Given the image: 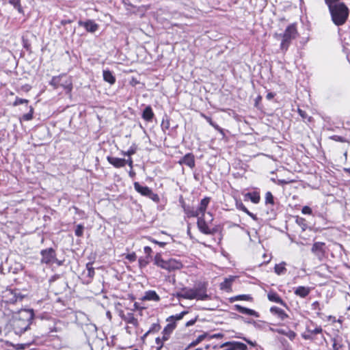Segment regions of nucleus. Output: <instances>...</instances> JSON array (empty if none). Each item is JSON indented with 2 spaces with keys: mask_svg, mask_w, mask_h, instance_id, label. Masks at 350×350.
<instances>
[{
  "mask_svg": "<svg viewBox=\"0 0 350 350\" xmlns=\"http://www.w3.org/2000/svg\"><path fill=\"white\" fill-rule=\"evenodd\" d=\"M34 318L33 309H21L14 312L10 320V325L17 335H21L29 329Z\"/></svg>",
  "mask_w": 350,
  "mask_h": 350,
  "instance_id": "obj_1",
  "label": "nucleus"
},
{
  "mask_svg": "<svg viewBox=\"0 0 350 350\" xmlns=\"http://www.w3.org/2000/svg\"><path fill=\"white\" fill-rule=\"evenodd\" d=\"M327 5L332 22L336 26L344 25L347 21L349 10L340 0H324Z\"/></svg>",
  "mask_w": 350,
  "mask_h": 350,
  "instance_id": "obj_2",
  "label": "nucleus"
},
{
  "mask_svg": "<svg viewBox=\"0 0 350 350\" xmlns=\"http://www.w3.org/2000/svg\"><path fill=\"white\" fill-rule=\"evenodd\" d=\"M207 286L205 283L199 284L194 288H187L184 287L178 292H176L174 295L178 299H197V300H207L209 296L207 293Z\"/></svg>",
  "mask_w": 350,
  "mask_h": 350,
  "instance_id": "obj_3",
  "label": "nucleus"
},
{
  "mask_svg": "<svg viewBox=\"0 0 350 350\" xmlns=\"http://www.w3.org/2000/svg\"><path fill=\"white\" fill-rule=\"evenodd\" d=\"M297 36L296 25L295 23L289 25L283 33L278 35L282 38L280 49L286 51L292 42Z\"/></svg>",
  "mask_w": 350,
  "mask_h": 350,
  "instance_id": "obj_4",
  "label": "nucleus"
},
{
  "mask_svg": "<svg viewBox=\"0 0 350 350\" xmlns=\"http://www.w3.org/2000/svg\"><path fill=\"white\" fill-rule=\"evenodd\" d=\"M40 263L46 265L56 264L57 266L63 265L64 261L57 258V253L52 247L46 248L40 251Z\"/></svg>",
  "mask_w": 350,
  "mask_h": 350,
  "instance_id": "obj_5",
  "label": "nucleus"
},
{
  "mask_svg": "<svg viewBox=\"0 0 350 350\" xmlns=\"http://www.w3.org/2000/svg\"><path fill=\"white\" fill-rule=\"evenodd\" d=\"M3 301L9 304H15L18 302H21L25 297L18 289L7 288L3 293Z\"/></svg>",
  "mask_w": 350,
  "mask_h": 350,
  "instance_id": "obj_6",
  "label": "nucleus"
},
{
  "mask_svg": "<svg viewBox=\"0 0 350 350\" xmlns=\"http://www.w3.org/2000/svg\"><path fill=\"white\" fill-rule=\"evenodd\" d=\"M306 332L302 334L306 340H313L314 336L323 332L321 325L315 324L312 321L308 320L306 323Z\"/></svg>",
  "mask_w": 350,
  "mask_h": 350,
  "instance_id": "obj_7",
  "label": "nucleus"
},
{
  "mask_svg": "<svg viewBox=\"0 0 350 350\" xmlns=\"http://www.w3.org/2000/svg\"><path fill=\"white\" fill-rule=\"evenodd\" d=\"M327 250V247L325 243L320 241L314 243L311 248L312 253L320 261H322L325 258Z\"/></svg>",
  "mask_w": 350,
  "mask_h": 350,
  "instance_id": "obj_8",
  "label": "nucleus"
},
{
  "mask_svg": "<svg viewBox=\"0 0 350 350\" xmlns=\"http://www.w3.org/2000/svg\"><path fill=\"white\" fill-rule=\"evenodd\" d=\"M78 25L80 27H83L88 32L95 33L98 29V25L94 21L88 19L85 21L79 20Z\"/></svg>",
  "mask_w": 350,
  "mask_h": 350,
  "instance_id": "obj_9",
  "label": "nucleus"
},
{
  "mask_svg": "<svg viewBox=\"0 0 350 350\" xmlns=\"http://www.w3.org/2000/svg\"><path fill=\"white\" fill-rule=\"evenodd\" d=\"M178 163L181 165H185L188 166L189 168L193 169L196 165L195 156L191 152L187 153L178 161Z\"/></svg>",
  "mask_w": 350,
  "mask_h": 350,
  "instance_id": "obj_10",
  "label": "nucleus"
},
{
  "mask_svg": "<svg viewBox=\"0 0 350 350\" xmlns=\"http://www.w3.org/2000/svg\"><path fill=\"white\" fill-rule=\"evenodd\" d=\"M120 317L121 319L124 321L126 323L133 325L135 327H138L139 322L137 318L135 317L133 313L129 312L126 314H124L122 311L120 313Z\"/></svg>",
  "mask_w": 350,
  "mask_h": 350,
  "instance_id": "obj_11",
  "label": "nucleus"
},
{
  "mask_svg": "<svg viewBox=\"0 0 350 350\" xmlns=\"http://www.w3.org/2000/svg\"><path fill=\"white\" fill-rule=\"evenodd\" d=\"M224 346H231L232 350H247L245 344L238 341H229L221 344L219 347L224 348Z\"/></svg>",
  "mask_w": 350,
  "mask_h": 350,
  "instance_id": "obj_12",
  "label": "nucleus"
},
{
  "mask_svg": "<svg viewBox=\"0 0 350 350\" xmlns=\"http://www.w3.org/2000/svg\"><path fill=\"white\" fill-rule=\"evenodd\" d=\"M233 308H234V310H235L238 311L239 312L243 314H246V315H249V316H254L255 317H259V314L256 311L250 309V308H245V307H243L239 304H235L233 306Z\"/></svg>",
  "mask_w": 350,
  "mask_h": 350,
  "instance_id": "obj_13",
  "label": "nucleus"
},
{
  "mask_svg": "<svg viewBox=\"0 0 350 350\" xmlns=\"http://www.w3.org/2000/svg\"><path fill=\"white\" fill-rule=\"evenodd\" d=\"M92 265V262H88L86 264V269L83 273L87 283H90L92 281L95 274L94 268Z\"/></svg>",
  "mask_w": 350,
  "mask_h": 350,
  "instance_id": "obj_14",
  "label": "nucleus"
},
{
  "mask_svg": "<svg viewBox=\"0 0 350 350\" xmlns=\"http://www.w3.org/2000/svg\"><path fill=\"white\" fill-rule=\"evenodd\" d=\"M59 87H62L66 94H70L72 90V81L70 77L66 76L60 81Z\"/></svg>",
  "mask_w": 350,
  "mask_h": 350,
  "instance_id": "obj_15",
  "label": "nucleus"
},
{
  "mask_svg": "<svg viewBox=\"0 0 350 350\" xmlns=\"http://www.w3.org/2000/svg\"><path fill=\"white\" fill-rule=\"evenodd\" d=\"M142 118L148 122H152L154 118V113L150 105L145 107L142 113Z\"/></svg>",
  "mask_w": 350,
  "mask_h": 350,
  "instance_id": "obj_16",
  "label": "nucleus"
},
{
  "mask_svg": "<svg viewBox=\"0 0 350 350\" xmlns=\"http://www.w3.org/2000/svg\"><path fill=\"white\" fill-rule=\"evenodd\" d=\"M135 190L140 193L142 196L147 197L148 196L150 191L152 190L148 186L142 185L138 182H135L133 183Z\"/></svg>",
  "mask_w": 350,
  "mask_h": 350,
  "instance_id": "obj_17",
  "label": "nucleus"
},
{
  "mask_svg": "<svg viewBox=\"0 0 350 350\" xmlns=\"http://www.w3.org/2000/svg\"><path fill=\"white\" fill-rule=\"evenodd\" d=\"M182 207L185 213L188 217H197L199 216V215H200L197 208H195L194 207L190 206L189 205H186L183 202Z\"/></svg>",
  "mask_w": 350,
  "mask_h": 350,
  "instance_id": "obj_18",
  "label": "nucleus"
},
{
  "mask_svg": "<svg viewBox=\"0 0 350 350\" xmlns=\"http://www.w3.org/2000/svg\"><path fill=\"white\" fill-rule=\"evenodd\" d=\"M244 200H250L254 204H258L260 200V196L258 191H254L244 194Z\"/></svg>",
  "mask_w": 350,
  "mask_h": 350,
  "instance_id": "obj_19",
  "label": "nucleus"
},
{
  "mask_svg": "<svg viewBox=\"0 0 350 350\" xmlns=\"http://www.w3.org/2000/svg\"><path fill=\"white\" fill-rule=\"evenodd\" d=\"M268 299L272 302L279 304L284 307H287L286 303L284 301L280 295L275 291H271L267 295Z\"/></svg>",
  "mask_w": 350,
  "mask_h": 350,
  "instance_id": "obj_20",
  "label": "nucleus"
},
{
  "mask_svg": "<svg viewBox=\"0 0 350 350\" xmlns=\"http://www.w3.org/2000/svg\"><path fill=\"white\" fill-rule=\"evenodd\" d=\"M107 161L116 168L124 167V159L114 157L112 156L107 157Z\"/></svg>",
  "mask_w": 350,
  "mask_h": 350,
  "instance_id": "obj_21",
  "label": "nucleus"
},
{
  "mask_svg": "<svg viewBox=\"0 0 350 350\" xmlns=\"http://www.w3.org/2000/svg\"><path fill=\"white\" fill-rule=\"evenodd\" d=\"M183 267V263L174 258L167 260V270L169 271L180 269Z\"/></svg>",
  "mask_w": 350,
  "mask_h": 350,
  "instance_id": "obj_22",
  "label": "nucleus"
},
{
  "mask_svg": "<svg viewBox=\"0 0 350 350\" xmlns=\"http://www.w3.org/2000/svg\"><path fill=\"white\" fill-rule=\"evenodd\" d=\"M203 217L204 216H202V217H200L198 218L197 226H198L199 230L202 233H203L204 234H207V233H210V232H209L210 228L208 226V225Z\"/></svg>",
  "mask_w": 350,
  "mask_h": 350,
  "instance_id": "obj_23",
  "label": "nucleus"
},
{
  "mask_svg": "<svg viewBox=\"0 0 350 350\" xmlns=\"http://www.w3.org/2000/svg\"><path fill=\"white\" fill-rule=\"evenodd\" d=\"M310 293V288L308 286H299L295 288L294 293L301 298L306 297Z\"/></svg>",
  "mask_w": 350,
  "mask_h": 350,
  "instance_id": "obj_24",
  "label": "nucleus"
},
{
  "mask_svg": "<svg viewBox=\"0 0 350 350\" xmlns=\"http://www.w3.org/2000/svg\"><path fill=\"white\" fill-rule=\"evenodd\" d=\"M270 312L273 315L277 316L280 320H284L288 317L285 311L277 306H272L270 308Z\"/></svg>",
  "mask_w": 350,
  "mask_h": 350,
  "instance_id": "obj_25",
  "label": "nucleus"
},
{
  "mask_svg": "<svg viewBox=\"0 0 350 350\" xmlns=\"http://www.w3.org/2000/svg\"><path fill=\"white\" fill-rule=\"evenodd\" d=\"M154 264L157 267L167 270V260H165L161 253H157L154 258Z\"/></svg>",
  "mask_w": 350,
  "mask_h": 350,
  "instance_id": "obj_26",
  "label": "nucleus"
},
{
  "mask_svg": "<svg viewBox=\"0 0 350 350\" xmlns=\"http://www.w3.org/2000/svg\"><path fill=\"white\" fill-rule=\"evenodd\" d=\"M210 201L211 198L209 197H205L201 200L200 203L197 209L199 211L200 214L202 215V216H204Z\"/></svg>",
  "mask_w": 350,
  "mask_h": 350,
  "instance_id": "obj_27",
  "label": "nucleus"
},
{
  "mask_svg": "<svg viewBox=\"0 0 350 350\" xmlns=\"http://www.w3.org/2000/svg\"><path fill=\"white\" fill-rule=\"evenodd\" d=\"M142 300L155 301H159L160 297L154 291H148L142 297Z\"/></svg>",
  "mask_w": 350,
  "mask_h": 350,
  "instance_id": "obj_28",
  "label": "nucleus"
},
{
  "mask_svg": "<svg viewBox=\"0 0 350 350\" xmlns=\"http://www.w3.org/2000/svg\"><path fill=\"white\" fill-rule=\"evenodd\" d=\"M103 77L104 81L108 82L111 85H113L116 83V77L113 75L112 72L109 70H103Z\"/></svg>",
  "mask_w": 350,
  "mask_h": 350,
  "instance_id": "obj_29",
  "label": "nucleus"
},
{
  "mask_svg": "<svg viewBox=\"0 0 350 350\" xmlns=\"http://www.w3.org/2000/svg\"><path fill=\"white\" fill-rule=\"evenodd\" d=\"M265 204L271 210L272 207L275 205V198L271 191L266 192L265 198Z\"/></svg>",
  "mask_w": 350,
  "mask_h": 350,
  "instance_id": "obj_30",
  "label": "nucleus"
},
{
  "mask_svg": "<svg viewBox=\"0 0 350 350\" xmlns=\"http://www.w3.org/2000/svg\"><path fill=\"white\" fill-rule=\"evenodd\" d=\"M65 77V74H61L58 76H54L52 77L49 82V84L53 87L54 89H57L59 87L60 81Z\"/></svg>",
  "mask_w": 350,
  "mask_h": 350,
  "instance_id": "obj_31",
  "label": "nucleus"
},
{
  "mask_svg": "<svg viewBox=\"0 0 350 350\" xmlns=\"http://www.w3.org/2000/svg\"><path fill=\"white\" fill-rule=\"evenodd\" d=\"M234 280V277H230L229 278H225L224 281L220 284V288L221 290H226L229 291L231 290V285Z\"/></svg>",
  "mask_w": 350,
  "mask_h": 350,
  "instance_id": "obj_32",
  "label": "nucleus"
},
{
  "mask_svg": "<svg viewBox=\"0 0 350 350\" xmlns=\"http://www.w3.org/2000/svg\"><path fill=\"white\" fill-rule=\"evenodd\" d=\"M285 266V262H282L281 263L276 264L274 267L275 273L279 275L284 274L286 272V269Z\"/></svg>",
  "mask_w": 350,
  "mask_h": 350,
  "instance_id": "obj_33",
  "label": "nucleus"
},
{
  "mask_svg": "<svg viewBox=\"0 0 350 350\" xmlns=\"http://www.w3.org/2000/svg\"><path fill=\"white\" fill-rule=\"evenodd\" d=\"M176 322H172V323H168L164 327L163 330L162 331V334L170 335L172 333V332L174 331V329L176 328Z\"/></svg>",
  "mask_w": 350,
  "mask_h": 350,
  "instance_id": "obj_34",
  "label": "nucleus"
},
{
  "mask_svg": "<svg viewBox=\"0 0 350 350\" xmlns=\"http://www.w3.org/2000/svg\"><path fill=\"white\" fill-rule=\"evenodd\" d=\"M333 342L332 348L334 350H339L342 347V338L341 337L337 336L333 338H332Z\"/></svg>",
  "mask_w": 350,
  "mask_h": 350,
  "instance_id": "obj_35",
  "label": "nucleus"
},
{
  "mask_svg": "<svg viewBox=\"0 0 350 350\" xmlns=\"http://www.w3.org/2000/svg\"><path fill=\"white\" fill-rule=\"evenodd\" d=\"M188 313L187 311H183L179 314H176V315L170 316L166 321L168 322H175V321L181 320L183 317Z\"/></svg>",
  "mask_w": 350,
  "mask_h": 350,
  "instance_id": "obj_36",
  "label": "nucleus"
},
{
  "mask_svg": "<svg viewBox=\"0 0 350 350\" xmlns=\"http://www.w3.org/2000/svg\"><path fill=\"white\" fill-rule=\"evenodd\" d=\"M161 126L163 131L169 129V128L170 126V117L167 114L164 115V116L162 119Z\"/></svg>",
  "mask_w": 350,
  "mask_h": 350,
  "instance_id": "obj_37",
  "label": "nucleus"
},
{
  "mask_svg": "<svg viewBox=\"0 0 350 350\" xmlns=\"http://www.w3.org/2000/svg\"><path fill=\"white\" fill-rule=\"evenodd\" d=\"M208 334L207 333H204L203 334H201L198 336V338L192 341L188 346V348L195 347L198 345L200 342H201L203 340H204Z\"/></svg>",
  "mask_w": 350,
  "mask_h": 350,
  "instance_id": "obj_38",
  "label": "nucleus"
},
{
  "mask_svg": "<svg viewBox=\"0 0 350 350\" xmlns=\"http://www.w3.org/2000/svg\"><path fill=\"white\" fill-rule=\"evenodd\" d=\"M251 299H252V297H250V295H237V296L230 297L229 299V301L230 303H233L235 301H238V300L249 301Z\"/></svg>",
  "mask_w": 350,
  "mask_h": 350,
  "instance_id": "obj_39",
  "label": "nucleus"
},
{
  "mask_svg": "<svg viewBox=\"0 0 350 350\" xmlns=\"http://www.w3.org/2000/svg\"><path fill=\"white\" fill-rule=\"evenodd\" d=\"M297 112L304 122H311L312 121V120H313L312 117L308 116V113L305 111L299 108L297 110Z\"/></svg>",
  "mask_w": 350,
  "mask_h": 350,
  "instance_id": "obj_40",
  "label": "nucleus"
},
{
  "mask_svg": "<svg viewBox=\"0 0 350 350\" xmlns=\"http://www.w3.org/2000/svg\"><path fill=\"white\" fill-rule=\"evenodd\" d=\"M137 151V146L135 144H133L127 151H121V154L127 157H131L135 154Z\"/></svg>",
  "mask_w": 350,
  "mask_h": 350,
  "instance_id": "obj_41",
  "label": "nucleus"
},
{
  "mask_svg": "<svg viewBox=\"0 0 350 350\" xmlns=\"http://www.w3.org/2000/svg\"><path fill=\"white\" fill-rule=\"evenodd\" d=\"M295 221L303 230H305L308 228L306 220L304 218L297 216Z\"/></svg>",
  "mask_w": 350,
  "mask_h": 350,
  "instance_id": "obj_42",
  "label": "nucleus"
},
{
  "mask_svg": "<svg viewBox=\"0 0 350 350\" xmlns=\"http://www.w3.org/2000/svg\"><path fill=\"white\" fill-rule=\"evenodd\" d=\"M22 44H23V48L25 49L26 51H31V43H30L29 39L25 36H23L22 37Z\"/></svg>",
  "mask_w": 350,
  "mask_h": 350,
  "instance_id": "obj_43",
  "label": "nucleus"
},
{
  "mask_svg": "<svg viewBox=\"0 0 350 350\" xmlns=\"http://www.w3.org/2000/svg\"><path fill=\"white\" fill-rule=\"evenodd\" d=\"M23 269V266L21 263H15L14 267H11L9 269V272H12L14 274L18 273L19 271H22Z\"/></svg>",
  "mask_w": 350,
  "mask_h": 350,
  "instance_id": "obj_44",
  "label": "nucleus"
},
{
  "mask_svg": "<svg viewBox=\"0 0 350 350\" xmlns=\"http://www.w3.org/2000/svg\"><path fill=\"white\" fill-rule=\"evenodd\" d=\"M29 111L23 116V120L25 121H29L33 118V108L31 106L28 107Z\"/></svg>",
  "mask_w": 350,
  "mask_h": 350,
  "instance_id": "obj_45",
  "label": "nucleus"
},
{
  "mask_svg": "<svg viewBox=\"0 0 350 350\" xmlns=\"http://www.w3.org/2000/svg\"><path fill=\"white\" fill-rule=\"evenodd\" d=\"M84 226L82 224H78L75 230V234L78 237H81L83 235Z\"/></svg>",
  "mask_w": 350,
  "mask_h": 350,
  "instance_id": "obj_46",
  "label": "nucleus"
},
{
  "mask_svg": "<svg viewBox=\"0 0 350 350\" xmlns=\"http://www.w3.org/2000/svg\"><path fill=\"white\" fill-rule=\"evenodd\" d=\"M161 329V325L157 323L152 324L150 329L148 330V334L157 333Z\"/></svg>",
  "mask_w": 350,
  "mask_h": 350,
  "instance_id": "obj_47",
  "label": "nucleus"
},
{
  "mask_svg": "<svg viewBox=\"0 0 350 350\" xmlns=\"http://www.w3.org/2000/svg\"><path fill=\"white\" fill-rule=\"evenodd\" d=\"M28 103H29V100H28L16 97L15 98V100H14V103H13V105L14 106H17V105H22V104H26L27 107H29L27 105Z\"/></svg>",
  "mask_w": 350,
  "mask_h": 350,
  "instance_id": "obj_48",
  "label": "nucleus"
},
{
  "mask_svg": "<svg viewBox=\"0 0 350 350\" xmlns=\"http://www.w3.org/2000/svg\"><path fill=\"white\" fill-rule=\"evenodd\" d=\"M235 205L238 210L242 211L244 213H245L247 210L241 200H236Z\"/></svg>",
  "mask_w": 350,
  "mask_h": 350,
  "instance_id": "obj_49",
  "label": "nucleus"
},
{
  "mask_svg": "<svg viewBox=\"0 0 350 350\" xmlns=\"http://www.w3.org/2000/svg\"><path fill=\"white\" fill-rule=\"evenodd\" d=\"M147 198L151 199L153 202L158 203L160 201V198L158 194L154 193L152 190L150 191L148 196Z\"/></svg>",
  "mask_w": 350,
  "mask_h": 350,
  "instance_id": "obj_50",
  "label": "nucleus"
},
{
  "mask_svg": "<svg viewBox=\"0 0 350 350\" xmlns=\"http://www.w3.org/2000/svg\"><path fill=\"white\" fill-rule=\"evenodd\" d=\"M147 198L151 199L153 202L158 203L160 201V198L158 194L154 193L152 190L150 191L148 196Z\"/></svg>",
  "mask_w": 350,
  "mask_h": 350,
  "instance_id": "obj_51",
  "label": "nucleus"
},
{
  "mask_svg": "<svg viewBox=\"0 0 350 350\" xmlns=\"http://www.w3.org/2000/svg\"><path fill=\"white\" fill-rule=\"evenodd\" d=\"M329 139L332 140L342 142V143H345V142H347V140L344 137L336 135L330 136Z\"/></svg>",
  "mask_w": 350,
  "mask_h": 350,
  "instance_id": "obj_52",
  "label": "nucleus"
},
{
  "mask_svg": "<svg viewBox=\"0 0 350 350\" xmlns=\"http://www.w3.org/2000/svg\"><path fill=\"white\" fill-rule=\"evenodd\" d=\"M138 261H139V266L140 268H144V267H146L147 265L149 263V260L147 258V257L146 258H140Z\"/></svg>",
  "mask_w": 350,
  "mask_h": 350,
  "instance_id": "obj_53",
  "label": "nucleus"
},
{
  "mask_svg": "<svg viewBox=\"0 0 350 350\" xmlns=\"http://www.w3.org/2000/svg\"><path fill=\"white\" fill-rule=\"evenodd\" d=\"M155 343L157 344L156 350H161V349L163 347L164 342L161 339L160 337H157L155 339Z\"/></svg>",
  "mask_w": 350,
  "mask_h": 350,
  "instance_id": "obj_54",
  "label": "nucleus"
},
{
  "mask_svg": "<svg viewBox=\"0 0 350 350\" xmlns=\"http://www.w3.org/2000/svg\"><path fill=\"white\" fill-rule=\"evenodd\" d=\"M125 258L126 260H128L129 262H135L137 259V256H136V254L135 252H132V253H130V254H128Z\"/></svg>",
  "mask_w": 350,
  "mask_h": 350,
  "instance_id": "obj_55",
  "label": "nucleus"
},
{
  "mask_svg": "<svg viewBox=\"0 0 350 350\" xmlns=\"http://www.w3.org/2000/svg\"><path fill=\"white\" fill-rule=\"evenodd\" d=\"M312 212L311 208L308 206H304L301 209V213L305 215H311Z\"/></svg>",
  "mask_w": 350,
  "mask_h": 350,
  "instance_id": "obj_56",
  "label": "nucleus"
},
{
  "mask_svg": "<svg viewBox=\"0 0 350 350\" xmlns=\"http://www.w3.org/2000/svg\"><path fill=\"white\" fill-rule=\"evenodd\" d=\"M13 7L17 10L19 13H23V9L21 6V1L17 2L16 4L13 5Z\"/></svg>",
  "mask_w": 350,
  "mask_h": 350,
  "instance_id": "obj_57",
  "label": "nucleus"
},
{
  "mask_svg": "<svg viewBox=\"0 0 350 350\" xmlns=\"http://www.w3.org/2000/svg\"><path fill=\"white\" fill-rule=\"evenodd\" d=\"M144 253L146 254L147 255V258H148L149 257H150V254L152 252V248L149 246H145L144 248Z\"/></svg>",
  "mask_w": 350,
  "mask_h": 350,
  "instance_id": "obj_58",
  "label": "nucleus"
},
{
  "mask_svg": "<svg viewBox=\"0 0 350 350\" xmlns=\"http://www.w3.org/2000/svg\"><path fill=\"white\" fill-rule=\"evenodd\" d=\"M209 339H211V338H221L224 337V334L222 333H217V334H214L213 335H210V336H208Z\"/></svg>",
  "mask_w": 350,
  "mask_h": 350,
  "instance_id": "obj_59",
  "label": "nucleus"
},
{
  "mask_svg": "<svg viewBox=\"0 0 350 350\" xmlns=\"http://www.w3.org/2000/svg\"><path fill=\"white\" fill-rule=\"evenodd\" d=\"M152 243H155V244H157L159 245L160 247H163L166 245L167 243L165 242H161V241H158L154 239H150Z\"/></svg>",
  "mask_w": 350,
  "mask_h": 350,
  "instance_id": "obj_60",
  "label": "nucleus"
},
{
  "mask_svg": "<svg viewBox=\"0 0 350 350\" xmlns=\"http://www.w3.org/2000/svg\"><path fill=\"white\" fill-rule=\"evenodd\" d=\"M211 126H212L215 130L218 131L221 133H224L223 129L215 122Z\"/></svg>",
  "mask_w": 350,
  "mask_h": 350,
  "instance_id": "obj_61",
  "label": "nucleus"
},
{
  "mask_svg": "<svg viewBox=\"0 0 350 350\" xmlns=\"http://www.w3.org/2000/svg\"><path fill=\"white\" fill-rule=\"evenodd\" d=\"M219 231V228L215 226L213 228H209L210 233H207L208 235H213Z\"/></svg>",
  "mask_w": 350,
  "mask_h": 350,
  "instance_id": "obj_62",
  "label": "nucleus"
},
{
  "mask_svg": "<svg viewBox=\"0 0 350 350\" xmlns=\"http://www.w3.org/2000/svg\"><path fill=\"white\" fill-rule=\"evenodd\" d=\"M201 116L209 123L210 125H211L214 122L210 116H208L204 113H202Z\"/></svg>",
  "mask_w": 350,
  "mask_h": 350,
  "instance_id": "obj_63",
  "label": "nucleus"
},
{
  "mask_svg": "<svg viewBox=\"0 0 350 350\" xmlns=\"http://www.w3.org/2000/svg\"><path fill=\"white\" fill-rule=\"evenodd\" d=\"M291 340H293L295 336H296V334L293 332V331H289L286 334Z\"/></svg>",
  "mask_w": 350,
  "mask_h": 350,
  "instance_id": "obj_64",
  "label": "nucleus"
}]
</instances>
